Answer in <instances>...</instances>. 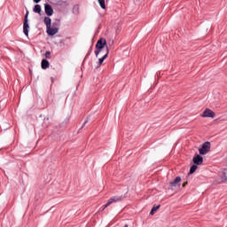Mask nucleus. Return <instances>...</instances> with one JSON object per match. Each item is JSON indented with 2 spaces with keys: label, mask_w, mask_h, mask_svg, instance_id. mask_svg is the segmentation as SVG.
Listing matches in <instances>:
<instances>
[{
  "label": "nucleus",
  "mask_w": 227,
  "mask_h": 227,
  "mask_svg": "<svg viewBox=\"0 0 227 227\" xmlns=\"http://www.w3.org/2000/svg\"><path fill=\"white\" fill-rule=\"evenodd\" d=\"M107 45V41H106L105 38H100L97 43H96V49L98 51H95V54L97 57H98V54H100V51H102V49H104V47H106Z\"/></svg>",
  "instance_id": "nucleus-1"
},
{
  "label": "nucleus",
  "mask_w": 227,
  "mask_h": 227,
  "mask_svg": "<svg viewBox=\"0 0 227 227\" xmlns=\"http://www.w3.org/2000/svg\"><path fill=\"white\" fill-rule=\"evenodd\" d=\"M29 15V12H27L23 23V33L26 36H29V24L27 23V17Z\"/></svg>",
  "instance_id": "nucleus-2"
},
{
  "label": "nucleus",
  "mask_w": 227,
  "mask_h": 227,
  "mask_svg": "<svg viewBox=\"0 0 227 227\" xmlns=\"http://www.w3.org/2000/svg\"><path fill=\"white\" fill-rule=\"evenodd\" d=\"M199 152L200 155H207L210 152V142H205Z\"/></svg>",
  "instance_id": "nucleus-3"
},
{
  "label": "nucleus",
  "mask_w": 227,
  "mask_h": 227,
  "mask_svg": "<svg viewBox=\"0 0 227 227\" xmlns=\"http://www.w3.org/2000/svg\"><path fill=\"white\" fill-rule=\"evenodd\" d=\"M202 118H215V113L214 111L207 108L201 114Z\"/></svg>",
  "instance_id": "nucleus-4"
},
{
  "label": "nucleus",
  "mask_w": 227,
  "mask_h": 227,
  "mask_svg": "<svg viewBox=\"0 0 227 227\" xmlns=\"http://www.w3.org/2000/svg\"><path fill=\"white\" fill-rule=\"evenodd\" d=\"M122 200H123V196H114L108 200L107 205H113V203H118V201H121Z\"/></svg>",
  "instance_id": "nucleus-5"
},
{
  "label": "nucleus",
  "mask_w": 227,
  "mask_h": 227,
  "mask_svg": "<svg viewBox=\"0 0 227 227\" xmlns=\"http://www.w3.org/2000/svg\"><path fill=\"white\" fill-rule=\"evenodd\" d=\"M44 12L46 15H48V17H51V15H53L54 13V10L52 9V6H51V4H44Z\"/></svg>",
  "instance_id": "nucleus-6"
},
{
  "label": "nucleus",
  "mask_w": 227,
  "mask_h": 227,
  "mask_svg": "<svg viewBox=\"0 0 227 227\" xmlns=\"http://www.w3.org/2000/svg\"><path fill=\"white\" fill-rule=\"evenodd\" d=\"M58 31H59L58 27H48L46 28V33L49 35V36H54V35H57Z\"/></svg>",
  "instance_id": "nucleus-7"
},
{
  "label": "nucleus",
  "mask_w": 227,
  "mask_h": 227,
  "mask_svg": "<svg viewBox=\"0 0 227 227\" xmlns=\"http://www.w3.org/2000/svg\"><path fill=\"white\" fill-rule=\"evenodd\" d=\"M193 162L197 165V166H201L203 164V157L200 154H197L194 158H193Z\"/></svg>",
  "instance_id": "nucleus-8"
},
{
  "label": "nucleus",
  "mask_w": 227,
  "mask_h": 227,
  "mask_svg": "<svg viewBox=\"0 0 227 227\" xmlns=\"http://www.w3.org/2000/svg\"><path fill=\"white\" fill-rule=\"evenodd\" d=\"M180 182H182V177L177 176L173 182H170L169 187H171V189H173V187H177V185H180Z\"/></svg>",
  "instance_id": "nucleus-9"
},
{
  "label": "nucleus",
  "mask_w": 227,
  "mask_h": 227,
  "mask_svg": "<svg viewBox=\"0 0 227 227\" xmlns=\"http://www.w3.org/2000/svg\"><path fill=\"white\" fill-rule=\"evenodd\" d=\"M33 12L35 13H38L39 15H41L42 14V6H40V4H35L33 9Z\"/></svg>",
  "instance_id": "nucleus-10"
},
{
  "label": "nucleus",
  "mask_w": 227,
  "mask_h": 227,
  "mask_svg": "<svg viewBox=\"0 0 227 227\" xmlns=\"http://www.w3.org/2000/svg\"><path fill=\"white\" fill-rule=\"evenodd\" d=\"M42 68L43 70H47V68H49V60L47 59L42 60Z\"/></svg>",
  "instance_id": "nucleus-11"
},
{
  "label": "nucleus",
  "mask_w": 227,
  "mask_h": 227,
  "mask_svg": "<svg viewBox=\"0 0 227 227\" xmlns=\"http://www.w3.org/2000/svg\"><path fill=\"white\" fill-rule=\"evenodd\" d=\"M108 54H109V48H106V53L101 59H99V65H102V63L106 61Z\"/></svg>",
  "instance_id": "nucleus-12"
},
{
  "label": "nucleus",
  "mask_w": 227,
  "mask_h": 227,
  "mask_svg": "<svg viewBox=\"0 0 227 227\" xmlns=\"http://www.w3.org/2000/svg\"><path fill=\"white\" fill-rule=\"evenodd\" d=\"M43 22L47 28V27H51L52 20L49 17H45Z\"/></svg>",
  "instance_id": "nucleus-13"
},
{
  "label": "nucleus",
  "mask_w": 227,
  "mask_h": 227,
  "mask_svg": "<svg viewBox=\"0 0 227 227\" xmlns=\"http://www.w3.org/2000/svg\"><path fill=\"white\" fill-rule=\"evenodd\" d=\"M160 208V205L156 207L154 206L150 212V215H153V214H155Z\"/></svg>",
  "instance_id": "nucleus-14"
},
{
  "label": "nucleus",
  "mask_w": 227,
  "mask_h": 227,
  "mask_svg": "<svg viewBox=\"0 0 227 227\" xmlns=\"http://www.w3.org/2000/svg\"><path fill=\"white\" fill-rule=\"evenodd\" d=\"M196 169H198V165H192L190 168L189 175H193V173H196Z\"/></svg>",
  "instance_id": "nucleus-15"
},
{
  "label": "nucleus",
  "mask_w": 227,
  "mask_h": 227,
  "mask_svg": "<svg viewBox=\"0 0 227 227\" xmlns=\"http://www.w3.org/2000/svg\"><path fill=\"white\" fill-rule=\"evenodd\" d=\"M99 3V6L103 9L106 10V0H98Z\"/></svg>",
  "instance_id": "nucleus-16"
},
{
  "label": "nucleus",
  "mask_w": 227,
  "mask_h": 227,
  "mask_svg": "<svg viewBox=\"0 0 227 227\" xmlns=\"http://www.w3.org/2000/svg\"><path fill=\"white\" fill-rule=\"evenodd\" d=\"M109 206H110V205H107V203H106V205H104V206L100 208L101 212H104V210L106 209L107 207H109Z\"/></svg>",
  "instance_id": "nucleus-17"
},
{
  "label": "nucleus",
  "mask_w": 227,
  "mask_h": 227,
  "mask_svg": "<svg viewBox=\"0 0 227 227\" xmlns=\"http://www.w3.org/2000/svg\"><path fill=\"white\" fill-rule=\"evenodd\" d=\"M45 58H47L48 59H51V51H46Z\"/></svg>",
  "instance_id": "nucleus-18"
},
{
  "label": "nucleus",
  "mask_w": 227,
  "mask_h": 227,
  "mask_svg": "<svg viewBox=\"0 0 227 227\" xmlns=\"http://www.w3.org/2000/svg\"><path fill=\"white\" fill-rule=\"evenodd\" d=\"M42 0H34V3H40Z\"/></svg>",
  "instance_id": "nucleus-19"
},
{
  "label": "nucleus",
  "mask_w": 227,
  "mask_h": 227,
  "mask_svg": "<svg viewBox=\"0 0 227 227\" xmlns=\"http://www.w3.org/2000/svg\"><path fill=\"white\" fill-rule=\"evenodd\" d=\"M185 185H187V182H184V183L183 184V187H185Z\"/></svg>",
  "instance_id": "nucleus-20"
},
{
  "label": "nucleus",
  "mask_w": 227,
  "mask_h": 227,
  "mask_svg": "<svg viewBox=\"0 0 227 227\" xmlns=\"http://www.w3.org/2000/svg\"><path fill=\"white\" fill-rule=\"evenodd\" d=\"M124 227H129V224H125Z\"/></svg>",
  "instance_id": "nucleus-21"
}]
</instances>
